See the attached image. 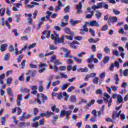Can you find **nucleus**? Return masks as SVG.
<instances>
[{"label":"nucleus","mask_w":128,"mask_h":128,"mask_svg":"<svg viewBox=\"0 0 128 128\" xmlns=\"http://www.w3.org/2000/svg\"><path fill=\"white\" fill-rule=\"evenodd\" d=\"M104 96H105V98H103L106 104H108V108H110V106H112V98L114 99L118 96L116 93H114L112 95V98H110V96L106 92L104 93Z\"/></svg>","instance_id":"obj_1"},{"label":"nucleus","mask_w":128,"mask_h":128,"mask_svg":"<svg viewBox=\"0 0 128 128\" xmlns=\"http://www.w3.org/2000/svg\"><path fill=\"white\" fill-rule=\"evenodd\" d=\"M64 36H62L60 38V36L58 34H56V32H54V34H52V35L51 38L52 40H54L55 44H62V42H64Z\"/></svg>","instance_id":"obj_2"},{"label":"nucleus","mask_w":128,"mask_h":128,"mask_svg":"<svg viewBox=\"0 0 128 128\" xmlns=\"http://www.w3.org/2000/svg\"><path fill=\"white\" fill-rule=\"evenodd\" d=\"M72 110L66 111L65 110H62L60 112V114L59 115V118H64V116H68L70 114H72Z\"/></svg>","instance_id":"obj_3"},{"label":"nucleus","mask_w":128,"mask_h":128,"mask_svg":"<svg viewBox=\"0 0 128 128\" xmlns=\"http://www.w3.org/2000/svg\"><path fill=\"white\" fill-rule=\"evenodd\" d=\"M51 34L52 32L50 31L45 30L43 32L42 36H41L42 40H46V37L44 36L45 34H47V36H46V38H50Z\"/></svg>","instance_id":"obj_4"},{"label":"nucleus","mask_w":128,"mask_h":128,"mask_svg":"<svg viewBox=\"0 0 128 128\" xmlns=\"http://www.w3.org/2000/svg\"><path fill=\"white\" fill-rule=\"evenodd\" d=\"M63 50L65 52L64 57L66 58H71L72 56L70 54V51L66 48H64Z\"/></svg>","instance_id":"obj_5"},{"label":"nucleus","mask_w":128,"mask_h":128,"mask_svg":"<svg viewBox=\"0 0 128 128\" xmlns=\"http://www.w3.org/2000/svg\"><path fill=\"white\" fill-rule=\"evenodd\" d=\"M92 8H88L87 10H88V12H90V14H88L86 16V18H92L94 16V10H92Z\"/></svg>","instance_id":"obj_6"},{"label":"nucleus","mask_w":128,"mask_h":128,"mask_svg":"<svg viewBox=\"0 0 128 128\" xmlns=\"http://www.w3.org/2000/svg\"><path fill=\"white\" fill-rule=\"evenodd\" d=\"M82 2H79V4L76 6V10H77L76 14H78L82 12Z\"/></svg>","instance_id":"obj_7"},{"label":"nucleus","mask_w":128,"mask_h":128,"mask_svg":"<svg viewBox=\"0 0 128 128\" xmlns=\"http://www.w3.org/2000/svg\"><path fill=\"white\" fill-rule=\"evenodd\" d=\"M89 25L91 26L100 27V24L96 20H92L89 22Z\"/></svg>","instance_id":"obj_8"},{"label":"nucleus","mask_w":128,"mask_h":128,"mask_svg":"<svg viewBox=\"0 0 128 128\" xmlns=\"http://www.w3.org/2000/svg\"><path fill=\"white\" fill-rule=\"evenodd\" d=\"M88 22H84V24L82 26V29H80V32H88V28H86Z\"/></svg>","instance_id":"obj_9"},{"label":"nucleus","mask_w":128,"mask_h":128,"mask_svg":"<svg viewBox=\"0 0 128 128\" xmlns=\"http://www.w3.org/2000/svg\"><path fill=\"white\" fill-rule=\"evenodd\" d=\"M7 90V94L11 96V98H14V92H12V88H8L6 89Z\"/></svg>","instance_id":"obj_10"},{"label":"nucleus","mask_w":128,"mask_h":128,"mask_svg":"<svg viewBox=\"0 0 128 128\" xmlns=\"http://www.w3.org/2000/svg\"><path fill=\"white\" fill-rule=\"evenodd\" d=\"M64 31L66 32V34H72V36H74V32L70 31V28H64Z\"/></svg>","instance_id":"obj_11"},{"label":"nucleus","mask_w":128,"mask_h":128,"mask_svg":"<svg viewBox=\"0 0 128 128\" xmlns=\"http://www.w3.org/2000/svg\"><path fill=\"white\" fill-rule=\"evenodd\" d=\"M116 98H117V102L119 104H122V102H124V100H122V96L120 94H118Z\"/></svg>","instance_id":"obj_12"},{"label":"nucleus","mask_w":128,"mask_h":128,"mask_svg":"<svg viewBox=\"0 0 128 128\" xmlns=\"http://www.w3.org/2000/svg\"><path fill=\"white\" fill-rule=\"evenodd\" d=\"M109 20L112 22V24H114V22H118V18L116 16H110L109 18Z\"/></svg>","instance_id":"obj_13"},{"label":"nucleus","mask_w":128,"mask_h":128,"mask_svg":"<svg viewBox=\"0 0 128 128\" xmlns=\"http://www.w3.org/2000/svg\"><path fill=\"white\" fill-rule=\"evenodd\" d=\"M4 78H6V74H2L0 75V84H4Z\"/></svg>","instance_id":"obj_14"},{"label":"nucleus","mask_w":128,"mask_h":128,"mask_svg":"<svg viewBox=\"0 0 128 128\" xmlns=\"http://www.w3.org/2000/svg\"><path fill=\"white\" fill-rule=\"evenodd\" d=\"M7 47H8V44H2L0 46V52L6 51V48H7Z\"/></svg>","instance_id":"obj_15"},{"label":"nucleus","mask_w":128,"mask_h":128,"mask_svg":"<svg viewBox=\"0 0 128 128\" xmlns=\"http://www.w3.org/2000/svg\"><path fill=\"white\" fill-rule=\"evenodd\" d=\"M68 86H70V83L65 84L62 85L61 86V90H66V88H68Z\"/></svg>","instance_id":"obj_16"},{"label":"nucleus","mask_w":128,"mask_h":128,"mask_svg":"<svg viewBox=\"0 0 128 128\" xmlns=\"http://www.w3.org/2000/svg\"><path fill=\"white\" fill-rule=\"evenodd\" d=\"M95 16L96 18H98V20H100V18H102V13L99 11H96Z\"/></svg>","instance_id":"obj_17"},{"label":"nucleus","mask_w":128,"mask_h":128,"mask_svg":"<svg viewBox=\"0 0 128 128\" xmlns=\"http://www.w3.org/2000/svg\"><path fill=\"white\" fill-rule=\"evenodd\" d=\"M31 74V76L32 78H34V76H36V70L29 71V72L26 73V74L27 76H28V74Z\"/></svg>","instance_id":"obj_18"},{"label":"nucleus","mask_w":128,"mask_h":128,"mask_svg":"<svg viewBox=\"0 0 128 128\" xmlns=\"http://www.w3.org/2000/svg\"><path fill=\"white\" fill-rule=\"evenodd\" d=\"M6 8H2L0 9V16H4V14L6 13Z\"/></svg>","instance_id":"obj_19"},{"label":"nucleus","mask_w":128,"mask_h":128,"mask_svg":"<svg viewBox=\"0 0 128 128\" xmlns=\"http://www.w3.org/2000/svg\"><path fill=\"white\" fill-rule=\"evenodd\" d=\"M104 106H102L100 110L98 112V116H100V115L104 114Z\"/></svg>","instance_id":"obj_20"},{"label":"nucleus","mask_w":128,"mask_h":128,"mask_svg":"<svg viewBox=\"0 0 128 128\" xmlns=\"http://www.w3.org/2000/svg\"><path fill=\"white\" fill-rule=\"evenodd\" d=\"M98 40H100V38H96L95 40L92 38H90L88 40V42L90 44H92V42H98Z\"/></svg>","instance_id":"obj_21"},{"label":"nucleus","mask_w":128,"mask_h":128,"mask_svg":"<svg viewBox=\"0 0 128 128\" xmlns=\"http://www.w3.org/2000/svg\"><path fill=\"white\" fill-rule=\"evenodd\" d=\"M49 49L51 50H58V47L54 46V44H49Z\"/></svg>","instance_id":"obj_22"},{"label":"nucleus","mask_w":128,"mask_h":128,"mask_svg":"<svg viewBox=\"0 0 128 128\" xmlns=\"http://www.w3.org/2000/svg\"><path fill=\"white\" fill-rule=\"evenodd\" d=\"M12 78L10 77L8 78L6 81V84L8 86H10V84H12Z\"/></svg>","instance_id":"obj_23"},{"label":"nucleus","mask_w":128,"mask_h":128,"mask_svg":"<svg viewBox=\"0 0 128 128\" xmlns=\"http://www.w3.org/2000/svg\"><path fill=\"white\" fill-rule=\"evenodd\" d=\"M60 82L58 80H57L55 82H52L51 86H58V84H60Z\"/></svg>","instance_id":"obj_24"},{"label":"nucleus","mask_w":128,"mask_h":128,"mask_svg":"<svg viewBox=\"0 0 128 128\" xmlns=\"http://www.w3.org/2000/svg\"><path fill=\"white\" fill-rule=\"evenodd\" d=\"M88 70V68H80V69L78 70V72H87Z\"/></svg>","instance_id":"obj_25"},{"label":"nucleus","mask_w":128,"mask_h":128,"mask_svg":"<svg viewBox=\"0 0 128 128\" xmlns=\"http://www.w3.org/2000/svg\"><path fill=\"white\" fill-rule=\"evenodd\" d=\"M70 98L71 102H76V96H71Z\"/></svg>","instance_id":"obj_26"},{"label":"nucleus","mask_w":128,"mask_h":128,"mask_svg":"<svg viewBox=\"0 0 128 128\" xmlns=\"http://www.w3.org/2000/svg\"><path fill=\"white\" fill-rule=\"evenodd\" d=\"M72 58H74V60H76V62H78V64H82V59L80 58H76V56H72Z\"/></svg>","instance_id":"obj_27"},{"label":"nucleus","mask_w":128,"mask_h":128,"mask_svg":"<svg viewBox=\"0 0 128 128\" xmlns=\"http://www.w3.org/2000/svg\"><path fill=\"white\" fill-rule=\"evenodd\" d=\"M54 112L47 111L46 112V118H49L50 116H54Z\"/></svg>","instance_id":"obj_28"},{"label":"nucleus","mask_w":128,"mask_h":128,"mask_svg":"<svg viewBox=\"0 0 128 128\" xmlns=\"http://www.w3.org/2000/svg\"><path fill=\"white\" fill-rule=\"evenodd\" d=\"M120 114H122V110H120L118 112V114H113L112 115V118H114V120H116V118H114L115 116H116L117 118H120Z\"/></svg>","instance_id":"obj_29"},{"label":"nucleus","mask_w":128,"mask_h":128,"mask_svg":"<svg viewBox=\"0 0 128 128\" xmlns=\"http://www.w3.org/2000/svg\"><path fill=\"white\" fill-rule=\"evenodd\" d=\"M108 60H110V57L108 56H105L104 59L103 60L102 62L104 64H108Z\"/></svg>","instance_id":"obj_30"},{"label":"nucleus","mask_w":128,"mask_h":128,"mask_svg":"<svg viewBox=\"0 0 128 128\" xmlns=\"http://www.w3.org/2000/svg\"><path fill=\"white\" fill-rule=\"evenodd\" d=\"M47 66H48V64L40 62V64L39 66V68H44V67L47 68Z\"/></svg>","instance_id":"obj_31"},{"label":"nucleus","mask_w":128,"mask_h":128,"mask_svg":"<svg viewBox=\"0 0 128 128\" xmlns=\"http://www.w3.org/2000/svg\"><path fill=\"white\" fill-rule=\"evenodd\" d=\"M74 35H72V34H70V36H64L67 40H72V38L74 37Z\"/></svg>","instance_id":"obj_32"},{"label":"nucleus","mask_w":128,"mask_h":128,"mask_svg":"<svg viewBox=\"0 0 128 128\" xmlns=\"http://www.w3.org/2000/svg\"><path fill=\"white\" fill-rule=\"evenodd\" d=\"M93 84H98V78L94 77V78L92 80Z\"/></svg>","instance_id":"obj_33"},{"label":"nucleus","mask_w":128,"mask_h":128,"mask_svg":"<svg viewBox=\"0 0 128 128\" xmlns=\"http://www.w3.org/2000/svg\"><path fill=\"white\" fill-rule=\"evenodd\" d=\"M104 50L106 54H109V52H110V48L107 46H105L104 48Z\"/></svg>","instance_id":"obj_34"},{"label":"nucleus","mask_w":128,"mask_h":128,"mask_svg":"<svg viewBox=\"0 0 128 128\" xmlns=\"http://www.w3.org/2000/svg\"><path fill=\"white\" fill-rule=\"evenodd\" d=\"M112 12L115 14L116 16H118V14H120V12L116 10V9H113L112 10Z\"/></svg>","instance_id":"obj_35"},{"label":"nucleus","mask_w":128,"mask_h":128,"mask_svg":"<svg viewBox=\"0 0 128 128\" xmlns=\"http://www.w3.org/2000/svg\"><path fill=\"white\" fill-rule=\"evenodd\" d=\"M108 28V24H105L102 27L101 30H102V32H106Z\"/></svg>","instance_id":"obj_36"},{"label":"nucleus","mask_w":128,"mask_h":128,"mask_svg":"<svg viewBox=\"0 0 128 128\" xmlns=\"http://www.w3.org/2000/svg\"><path fill=\"white\" fill-rule=\"evenodd\" d=\"M111 88L113 92H116L118 90V87L116 86H111Z\"/></svg>","instance_id":"obj_37"},{"label":"nucleus","mask_w":128,"mask_h":128,"mask_svg":"<svg viewBox=\"0 0 128 128\" xmlns=\"http://www.w3.org/2000/svg\"><path fill=\"white\" fill-rule=\"evenodd\" d=\"M74 90V86H70L67 90L68 92H72V90Z\"/></svg>","instance_id":"obj_38"},{"label":"nucleus","mask_w":128,"mask_h":128,"mask_svg":"<svg viewBox=\"0 0 128 128\" xmlns=\"http://www.w3.org/2000/svg\"><path fill=\"white\" fill-rule=\"evenodd\" d=\"M89 32H90V34H91L92 36H96V33H94V30L92 29V28H90L89 29Z\"/></svg>","instance_id":"obj_39"},{"label":"nucleus","mask_w":128,"mask_h":128,"mask_svg":"<svg viewBox=\"0 0 128 128\" xmlns=\"http://www.w3.org/2000/svg\"><path fill=\"white\" fill-rule=\"evenodd\" d=\"M32 128H38V126H40V124H38V122H35L32 124Z\"/></svg>","instance_id":"obj_40"},{"label":"nucleus","mask_w":128,"mask_h":128,"mask_svg":"<svg viewBox=\"0 0 128 128\" xmlns=\"http://www.w3.org/2000/svg\"><path fill=\"white\" fill-rule=\"evenodd\" d=\"M109 70L111 72H114V63L111 64Z\"/></svg>","instance_id":"obj_41"},{"label":"nucleus","mask_w":128,"mask_h":128,"mask_svg":"<svg viewBox=\"0 0 128 128\" xmlns=\"http://www.w3.org/2000/svg\"><path fill=\"white\" fill-rule=\"evenodd\" d=\"M22 92L28 93L30 92V89L24 88L21 89Z\"/></svg>","instance_id":"obj_42"},{"label":"nucleus","mask_w":128,"mask_h":128,"mask_svg":"<svg viewBox=\"0 0 128 128\" xmlns=\"http://www.w3.org/2000/svg\"><path fill=\"white\" fill-rule=\"evenodd\" d=\"M30 67L31 68H38V66L37 65H36L34 64H33L32 62H31L30 64Z\"/></svg>","instance_id":"obj_43"},{"label":"nucleus","mask_w":128,"mask_h":128,"mask_svg":"<svg viewBox=\"0 0 128 128\" xmlns=\"http://www.w3.org/2000/svg\"><path fill=\"white\" fill-rule=\"evenodd\" d=\"M60 78H68V75L66 74H64V73H62V72H60Z\"/></svg>","instance_id":"obj_44"},{"label":"nucleus","mask_w":128,"mask_h":128,"mask_svg":"<svg viewBox=\"0 0 128 128\" xmlns=\"http://www.w3.org/2000/svg\"><path fill=\"white\" fill-rule=\"evenodd\" d=\"M31 30L32 29L30 26H28L25 29L24 34H28V32H30Z\"/></svg>","instance_id":"obj_45"},{"label":"nucleus","mask_w":128,"mask_h":128,"mask_svg":"<svg viewBox=\"0 0 128 128\" xmlns=\"http://www.w3.org/2000/svg\"><path fill=\"white\" fill-rule=\"evenodd\" d=\"M53 62L55 64H56L57 66H58V64H62V63L60 62L58 60L55 59L54 61H53Z\"/></svg>","instance_id":"obj_46"},{"label":"nucleus","mask_w":128,"mask_h":128,"mask_svg":"<svg viewBox=\"0 0 128 128\" xmlns=\"http://www.w3.org/2000/svg\"><path fill=\"white\" fill-rule=\"evenodd\" d=\"M58 96V100H62V92H60L59 94H56L55 95V96Z\"/></svg>","instance_id":"obj_47"},{"label":"nucleus","mask_w":128,"mask_h":128,"mask_svg":"<svg viewBox=\"0 0 128 128\" xmlns=\"http://www.w3.org/2000/svg\"><path fill=\"white\" fill-rule=\"evenodd\" d=\"M22 108H20V107H18L17 108V114L18 116H20V114H22Z\"/></svg>","instance_id":"obj_48"},{"label":"nucleus","mask_w":128,"mask_h":128,"mask_svg":"<svg viewBox=\"0 0 128 128\" xmlns=\"http://www.w3.org/2000/svg\"><path fill=\"white\" fill-rule=\"evenodd\" d=\"M4 60H10V55H8V53H7L5 56H4Z\"/></svg>","instance_id":"obj_49"},{"label":"nucleus","mask_w":128,"mask_h":128,"mask_svg":"<svg viewBox=\"0 0 128 128\" xmlns=\"http://www.w3.org/2000/svg\"><path fill=\"white\" fill-rule=\"evenodd\" d=\"M82 54H86V52H82L80 53L77 54L78 58H82Z\"/></svg>","instance_id":"obj_50"},{"label":"nucleus","mask_w":128,"mask_h":128,"mask_svg":"<svg viewBox=\"0 0 128 128\" xmlns=\"http://www.w3.org/2000/svg\"><path fill=\"white\" fill-rule=\"evenodd\" d=\"M12 32L14 33L15 36H18L19 34L18 32V30L16 29H14L12 30Z\"/></svg>","instance_id":"obj_51"},{"label":"nucleus","mask_w":128,"mask_h":128,"mask_svg":"<svg viewBox=\"0 0 128 128\" xmlns=\"http://www.w3.org/2000/svg\"><path fill=\"white\" fill-rule=\"evenodd\" d=\"M1 122H2V126H5L6 125V120L4 119V117H2L1 118Z\"/></svg>","instance_id":"obj_52"},{"label":"nucleus","mask_w":128,"mask_h":128,"mask_svg":"<svg viewBox=\"0 0 128 128\" xmlns=\"http://www.w3.org/2000/svg\"><path fill=\"white\" fill-rule=\"evenodd\" d=\"M70 6H67V7L65 8H64V12H70Z\"/></svg>","instance_id":"obj_53"},{"label":"nucleus","mask_w":128,"mask_h":128,"mask_svg":"<svg viewBox=\"0 0 128 128\" xmlns=\"http://www.w3.org/2000/svg\"><path fill=\"white\" fill-rule=\"evenodd\" d=\"M66 70V66H60L59 68V70L64 71Z\"/></svg>","instance_id":"obj_54"},{"label":"nucleus","mask_w":128,"mask_h":128,"mask_svg":"<svg viewBox=\"0 0 128 128\" xmlns=\"http://www.w3.org/2000/svg\"><path fill=\"white\" fill-rule=\"evenodd\" d=\"M106 76V72H104L102 73H101L100 75H99V78H104Z\"/></svg>","instance_id":"obj_55"},{"label":"nucleus","mask_w":128,"mask_h":128,"mask_svg":"<svg viewBox=\"0 0 128 128\" xmlns=\"http://www.w3.org/2000/svg\"><path fill=\"white\" fill-rule=\"evenodd\" d=\"M30 88L32 90H38V87L36 86H30Z\"/></svg>","instance_id":"obj_56"},{"label":"nucleus","mask_w":128,"mask_h":128,"mask_svg":"<svg viewBox=\"0 0 128 128\" xmlns=\"http://www.w3.org/2000/svg\"><path fill=\"white\" fill-rule=\"evenodd\" d=\"M68 24V23L66 22H64L62 21L60 23V26L62 28H64V26H66Z\"/></svg>","instance_id":"obj_57"},{"label":"nucleus","mask_w":128,"mask_h":128,"mask_svg":"<svg viewBox=\"0 0 128 128\" xmlns=\"http://www.w3.org/2000/svg\"><path fill=\"white\" fill-rule=\"evenodd\" d=\"M90 120L92 122H94L96 120V116L92 117L90 119Z\"/></svg>","instance_id":"obj_58"},{"label":"nucleus","mask_w":128,"mask_h":128,"mask_svg":"<svg viewBox=\"0 0 128 128\" xmlns=\"http://www.w3.org/2000/svg\"><path fill=\"white\" fill-rule=\"evenodd\" d=\"M114 64V66H115L117 68H120V63L118 62L115 61Z\"/></svg>","instance_id":"obj_59"},{"label":"nucleus","mask_w":128,"mask_h":128,"mask_svg":"<svg viewBox=\"0 0 128 128\" xmlns=\"http://www.w3.org/2000/svg\"><path fill=\"white\" fill-rule=\"evenodd\" d=\"M94 100H92L88 104V106H91L92 104H94Z\"/></svg>","instance_id":"obj_60"},{"label":"nucleus","mask_w":128,"mask_h":128,"mask_svg":"<svg viewBox=\"0 0 128 128\" xmlns=\"http://www.w3.org/2000/svg\"><path fill=\"white\" fill-rule=\"evenodd\" d=\"M22 94H20L18 96L17 100H22Z\"/></svg>","instance_id":"obj_61"},{"label":"nucleus","mask_w":128,"mask_h":128,"mask_svg":"<svg viewBox=\"0 0 128 128\" xmlns=\"http://www.w3.org/2000/svg\"><path fill=\"white\" fill-rule=\"evenodd\" d=\"M42 24H44V22L42 21H40L38 22V30H39L40 28V26H42Z\"/></svg>","instance_id":"obj_62"},{"label":"nucleus","mask_w":128,"mask_h":128,"mask_svg":"<svg viewBox=\"0 0 128 128\" xmlns=\"http://www.w3.org/2000/svg\"><path fill=\"white\" fill-rule=\"evenodd\" d=\"M8 51L10 52H14V46L12 45H10L8 48Z\"/></svg>","instance_id":"obj_63"},{"label":"nucleus","mask_w":128,"mask_h":128,"mask_svg":"<svg viewBox=\"0 0 128 128\" xmlns=\"http://www.w3.org/2000/svg\"><path fill=\"white\" fill-rule=\"evenodd\" d=\"M128 69L125 70L123 72V74L124 76H128Z\"/></svg>","instance_id":"obj_64"}]
</instances>
